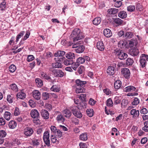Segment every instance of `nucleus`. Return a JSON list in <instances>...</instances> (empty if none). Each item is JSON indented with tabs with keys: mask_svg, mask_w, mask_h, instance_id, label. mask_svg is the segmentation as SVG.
<instances>
[{
	"mask_svg": "<svg viewBox=\"0 0 148 148\" xmlns=\"http://www.w3.org/2000/svg\"><path fill=\"white\" fill-rule=\"evenodd\" d=\"M84 37L82 33L81 32L80 30L78 28L75 29L70 36L71 40H73L74 42L81 39Z\"/></svg>",
	"mask_w": 148,
	"mask_h": 148,
	"instance_id": "f257e3e1",
	"label": "nucleus"
},
{
	"mask_svg": "<svg viewBox=\"0 0 148 148\" xmlns=\"http://www.w3.org/2000/svg\"><path fill=\"white\" fill-rule=\"evenodd\" d=\"M113 53L119 59L121 60H124L127 57V55L124 53L121 50L119 49L116 48L113 50Z\"/></svg>",
	"mask_w": 148,
	"mask_h": 148,
	"instance_id": "f03ea898",
	"label": "nucleus"
},
{
	"mask_svg": "<svg viewBox=\"0 0 148 148\" xmlns=\"http://www.w3.org/2000/svg\"><path fill=\"white\" fill-rule=\"evenodd\" d=\"M65 54V52L62 51H58L54 54L56 57L54 59L56 62H62L64 60V57L63 56Z\"/></svg>",
	"mask_w": 148,
	"mask_h": 148,
	"instance_id": "7ed1b4c3",
	"label": "nucleus"
},
{
	"mask_svg": "<svg viewBox=\"0 0 148 148\" xmlns=\"http://www.w3.org/2000/svg\"><path fill=\"white\" fill-rule=\"evenodd\" d=\"M80 108L78 107L74 106L71 108V110L73 115L76 117L80 119L82 116V114L79 110Z\"/></svg>",
	"mask_w": 148,
	"mask_h": 148,
	"instance_id": "20e7f679",
	"label": "nucleus"
},
{
	"mask_svg": "<svg viewBox=\"0 0 148 148\" xmlns=\"http://www.w3.org/2000/svg\"><path fill=\"white\" fill-rule=\"evenodd\" d=\"M78 43L73 45L72 46L73 48H75V49L76 52L78 53H82L85 49L84 46L82 45H81V42L79 41L78 42Z\"/></svg>",
	"mask_w": 148,
	"mask_h": 148,
	"instance_id": "39448f33",
	"label": "nucleus"
},
{
	"mask_svg": "<svg viewBox=\"0 0 148 148\" xmlns=\"http://www.w3.org/2000/svg\"><path fill=\"white\" fill-rule=\"evenodd\" d=\"M43 140L45 144L47 146H50V144L49 139V132L46 131L44 132L43 136Z\"/></svg>",
	"mask_w": 148,
	"mask_h": 148,
	"instance_id": "423d86ee",
	"label": "nucleus"
},
{
	"mask_svg": "<svg viewBox=\"0 0 148 148\" xmlns=\"http://www.w3.org/2000/svg\"><path fill=\"white\" fill-rule=\"evenodd\" d=\"M34 132L33 129L30 127H26L24 130L23 134L25 138L31 136Z\"/></svg>",
	"mask_w": 148,
	"mask_h": 148,
	"instance_id": "0eeeda50",
	"label": "nucleus"
},
{
	"mask_svg": "<svg viewBox=\"0 0 148 148\" xmlns=\"http://www.w3.org/2000/svg\"><path fill=\"white\" fill-rule=\"evenodd\" d=\"M30 115L31 117L34 119H36V121H39L38 119L39 117V114L38 111L36 109L32 110H31L30 112Z\"/></svg>",
	"mask_w": 148,
	"mask_h": 148,
	"instance_id": "6e6552de",
	"label": "nucleus"
},
{
	"mask_svg": "<svg viewBox=\"0 0 148 148\" xmlns=\"http://www.w3.org/2000/svg\"><path fill=\"white\" fill-rule=\"evenodd\" d=\"M122 74L123 76L126 79H128L130 77V72L128 68H124L122 69L121 71Z\"/></svg>",
	"mask_w": 148,
	"mask_h": 148,
	"instance_id": "1a4fd4ad",
	"label": "nucleus"
},
{
	"mask_svg": "<svg viewBox=\"0 0 148 148\" xmlns=\"http://www.w3.org/2000/svg\"><path fill=\"white\" fill-rule=\"evenodd\" d=\"M52 72L53 74L56 77H62L64 75L63 72L60 70L54 69Z\"/></svg>",
	"mask_w": 148,
	"mask_h": 148,
	"instance_id": "9d476101",
	"label": "nucleus"
},
{
	"mask_svg": "<svg viewBox=\"0 0 148 148\" xmlns=\"http://www.w3.org/2000/svg\"><path fill=\"white\" fill-rule=\"evenodd\" d=\"M41 115L44 119H47L49 118V114L48 111L42 109L40 112Z\"/></svg>",
	"mask_w": 148,
	"mask_h": 148,
	"instance_id": "9b49d317",
	"label": "nucleus"
},
{
	"mask_svg": "<svg viewBox=\"0 0 148 148\" xmlns=\"http://www.w3.org/2000/svg\"><path fill=\"white\" fill-rule=\"evenodd\" d=\"M32 93L33 97L36 99L38 100L40 99L41 97V94L38 90H34Z\"/></svg>",
	"mask_w": 148,
	"mask_h": 148,
	"instance_id": "f8f14e48",
	"label": "nucleus"
},
{
	"mask_svg": "<svg viewBox=\"0 0 148 148\" xmlns=\"http://www.w3.org/2000/svg\"><path fill=\"white\" fill-rule=\"evenodd\" d=\"M130 113L131 115H132V117L136 119L139 116V111L136 110L135 109H133L131 110Z\"/></svg>",
	"mask_w": 148,
	"mask_h": 148,
	"instance_id": "ddd939ff",
	"label": "nucleus"
},
{
	"mask_svg": "<svg viewBox=\"0 0 148 148\" xmlns=\"http://www.w3.org/2000/svg\"><path fill=\"white\" fill-rule=\"evenodd\" d=\"M75 83L76 85L75 86L83 87L85 86V85L86 83V82L81 81L79 79H77L76 80Z\"/></svg>",
	"mask_w": 148,
	"mask_h": 148,
	"instance_id": "4468645a",
	"label": "nucleus"
},
{
	"mask_svg": "<svg viewBox=\"0 0 148 148\" xmlns=\"http://www.w3.org/2000/svg\"><path fill=\"white\" fill-rule=\"evenodd\" d=\"M139 53L138 49L137 48L131 49L129 52L130 55L133 56H136L138 55Z\"/></svg>",
	"mask_w": 148,
	"mask_h": 148,
	"instance_id": "2eb2a0df",
	"label": "nucleus"
},
{
	"mask_svg": "<svg viewBox=\"0 0 148 148\" xmlns=\"http://www.w3.org/2000/svg\"><path fill=\"white\" fill-rule=\"evenodd\" d=\"M124 90L126 92L133 91H135L137 92L138 91V90L133 86H129L125 88Z\"/></svg>",
	"mask_w": 148,
	"mask_h": 148,
	"instance_id": "dca6fc26",
	"label": "nucleus"
},
{
	"mask_svg": "<svg viewBox=\"0 0 148 148\" xmlns=\"http://www.w3.org/2000/svg\"><path fill=\"white\" fill-rule=\"evenodd\" d=\"M97 48L99 50L103 51L104 49V45L102 41H99L97 44Z\"/></svg>",
	"mask_w": 148,
	"mask_h": 148,
	"instance_id": "f3484780",
	"label": "nucleus"
},
{
	"mask_svg": "<svg viewBox=\"0 0 148 148\" xmlns=\"http://www.w3.org/2000/svg\"><path fill=\"white\" fill-rule=\"evenodd\" d=\"M115 70L114 67L112 66H109L107 69V72L110 75H113L115 73Z\"/></svg>",
	"mask_w": 148,
	"mask_h": 148,
	"instance_id": "a211bd4d",
	"label": "nucleus"
},
{
	"mask_svg": "<svg viewBox=\"0 0 148 148\" xmlns=\"http://www.w3.org/2000/svg\"><path fill=\"white\" fill-rule=\"evenodd\" d=\"M104 35L107 37H110L112 35L111 31L108 29H104L103 32Z\"/></svg>",
	"mask_w": 148,
	"mask_h": 148,
	"instance_id": "6ab92c4d",
	"label": "nucleus"
},
{
	"mask_svg": "<svg viewBox=\"0 0 148 148\" xmlns=\"http://www.w3.org/2000/svg\"><path fill=\"white\" fill-rule=\"evenodd\" d=\"M67 58L73 60L75 58V54L72 52H69L66 55Z\"/></svg>",
	"mask_w": 148,
	"mask_h": 148,
	"instance_id": "aec40b11",
	"label": "nucleus"
},
{
	"mask_svg": "<svg viewBox=\"0 0 148 148\" xmlns=\"http://www.w3.org/2000/svg\"><path fill=\"white\" fill-rule=\"evenodd\" d=\"M101 21V18L100 17L95 18L92 21L94 25H98L99 24Z\"/></svg>",
	"mask_w": 148,
	"mask_h": 148,
	"instance_id": "412c9836",
	"label": "nucleus"
},
{
	"mask_svg": "<svg viewBox=\"0 0 148 148\" xmlns=\"http://www.w3.org/2000/svg\"><path fill=\"white\" fill-rule=\"evenodd\" d=\"M127 16V13L124 11H121L118 14V16L121 18H125Z\"/></svg>",
	"mask_w": 148,
	"mask_h": 148,
	"instance_id": "4be33fe9",
	"label": "nucleus"
},
{
	"mask_svg": "<svg viewBox=\"0 0 148 148\" xmlns=\"http://www.w3.org/2000/svg\"><path fill=\"white\" fill-rule=\"evenodd\" d=\"M8 125L11 129L14 128L17 125V123L14 121H11L9 122Z\"/></svg>",
	"mask_w": 148,
	"mask_h": 148,
	"instance_id": "5701e85b",
	"label": "nucleus"
},
{
	"mask_svg": "<svg viewBox=\"0 0 148 148\" xmlns=\"http://www.w3.org/2000/svg\"><path fill=\"white\" fill-rule=\"evenodd\" d=\"M26 97L25 94L23 92H18L16 95L17 98H19L21 99H24Z\"/></svg>",
	"mask_w": 148,
	"mask_h": 148,
	"instance_id": "b1692460",
	"label": "nucleus"
},
{
	"mask_svg": "<svg viewBox=\"0 0 148 148\" xmlns=\"http://www.w3.org/2000/svg\"><path fill=\"white\" fill-rule=\"evenodd\" d=\"M88 139V136L86 133H82L79 136V139L83 141H86Z\"/></svg>",
	"mask_w": 148,
	"mask_h": 148,
	"instance_id": "393cba45",
	"label": "nucleus"
},
{
	"mask_svg": "<svg viewBox=\"0 0 148 148\" xmlns=\"http://www.w3.org/2000/svg\"><path fill=\"white\" fill-rule=\"evenodd\" d=\"M40 141L39 139L34 138L32 140V143L33 145H38L40 144Z\"/></svg>",
	"mask_w": 148,
	"mask_h": 148,
	"instance_id": "a878e982",
	"label": "nucleus"
},
{
	"mask_svg": "<svg viewBox=\"0 0 148 148\" xmlns=\"http://www.w3.org/2000/svg\"><path fill=\"white\" fill-rule=\"evenodd\" d=\"M75 91L77 93L84 92V88L83 87L75 85Z\"/></svg>",
	"mask_w": 148,
	"mask_h": 148,
	"instance_id": "bb28decb",
	"label": "nucleus"
},
{
	"mask_svg": "<svg viewBox=\"0 0 148 148\" xmlns=\"http://www.w3.org/2000/svg\"><path fill=\"white\" fill-rule=\"evenodd\" d=\"M51 90L54 92H59L60 89L59 86L57 85H53L51 88Z\"/></svg>",
	"mask_w": 148,
	"mask_h": 148,
	"instance_id": "cd10ccee",
	"label": "nucleus"
},
{
	"mask_svg": "<svg viewBox=\"0 0 148 148\" xmlns=\"http://www.w3.org/2000/svg\"><path fill=\"white\" fill-rule=\"evenodd\" d=\"M56 120L59 123H63L65 119L62 114H60L58 115Z\"/></svg>",
	"mask_w": 148,
	"mask_h": 148,
	"instance_id": "c85d7f7f",
	"label": "nucleus"
},
{
	"mask_svg": "<svg viewBox=\"0 0 148 148\" xmlns=\"http://www.w3.org/2000/svg\"><path fill=\"white\" fill-rule=\"evenodd\" d=\"M63 112L66 115L65 116L68 118H69L71 115V113L70 110L69 109H66L63 111Z\"/></svg>",
	"mask_w": 148,
	"mask_h": 148,
	"instance_id": "c756f323",
	"label": "nucleus"
},
{
	"mask_svg": "<svg viewBox=\"0 0 148 148\" xmlns=\"http://www.w3.org/2000/svg\"><path fill=\"white\" fill-rule=\"evenodd\" d=\"M121 86V82L119 80H117L114 83V86L116 89H119Z\"/></svg>",
	"mask_w": 148,
	"mask_h": 148,
	"instance_id": "7c9ffc66",
	"label": "nucleus"
},
{
	"mask_svg": "<svg viewBox=\"0 0 148 148\" xmlns=\"http://www.w3.org/2000/svg\"><path fill=\"white\" fill-rule=\"evenodd\" d=\"M51 66L55 68H61L62 67L61 63L58 62H56V63L52 64Z\"/></svg>",
	"mask_w": 148,
	"mask_h": 148,
	"instance_id": "2f4dec72",
	"label": "nucleus"
},
{
	"mask_svg": "<svg viewBox=\"0 0 148 148\" xmlns=\"http://www.w3.org/2000/svg\"><path fill=\"white\" fill-rule=\"evenodd\" d=\"M133 36V34L130 32H126L125 34L123 36V37L125 38H132Z\"/></svg>",
	"mask_w": 148,
	"mask_h": 148,
	"instance_id": "473e14b6",
	"label": "nucleus"
},
{
	"mask_svg": "<svg viewBox=\"0 0 148 148\" xmlns=\"http://www.w3.org/2000/svg\"><path fill=\"white\" fill-rule=\"evenodd\" d=\"M118 9L115 8H111L108 10V12L110 14H113L116 13L118 12Z\"/></svg>",
	"mask_w": 148,
	"mask_h": 148,
	"instance_id": "72a5a7b5",
	"label": "nucleus"
},
{
	"mask_svg": "<svg viewBox=\"0 0 148 148\" xmlns=\"http://www.w3.org/2000/svg\"><path fill=\"white\" fill-rule=\"evenodd\" d=\"M136 10L139 11H141L144 9L142 5L140 3H138L136 4Z\"/></svg>",
	"mask_w": 148,
	"mask_h": 148,
	"instance_id": "f704fd0d",
	"label": "nucleus"
},
{
	"mask_svg": "<svg viewBox=\"0 0 148 148\" xmlns=\"http://www.w3.org/2000/svg\"><path fill=\"white\" fill-rule=\"evenodd\" d=\"M73 62L74 61L73 60H71L67 58L64 60V63L66 65H69L72 64L73 63Z\"/></svg>",
	"mask_w": 148,
	"mask_h": 148,
	"instance_id": "c9c22d12",
	"label": "nucleus"
},
{
	"mask_svg": "<svg viewBox=\"0 0 148 148\" xmlns=\"http://www.w3.org/2000/svg\"><path fill=\"white\" fill-rule=\"evenodd\" d=\"M36 85L38 87H40L43 85L42 81L39 78L36 79L35 80Z\"/></svg>",
	"mask_w": 148,
	"mask_h": 148,
	"instance_id": "e433bc0d",
	"label": "nucleus"
},
{
	"mask_svg": "<svg viewBox=\"0 0 148 148\" xmlns=\"http://www.w3.org/2000/svg\"><path fill=\"white\" fill-rule=\"evenodd\" d=\"M40 77L41 78L47 80L51 79V77L47 75L44 72H42L41 73Z\"/></svg>",
	"mask_w": 148,
	"mask_h": 148,
	"instance_id": "4c0bfd02",
	"label": "nucleus"
},
{
	"mask_svg": "<svg viewBox=\"0 0 148 148\" xmlns=\"http://www.w3.org/2000/svg\"><path fill=\"white\" fill-rule=\"evenodd\" d=\"M115 23L118 26L121 25L123 23V21L119 18H116L114 20Z\"/></svg>",
	"mask_w": 148,
	"mask_h": 148,
	"instance_id": "58836bf2",
	"label": "nucleus"
},
{
	"mask_svg": "<svg viewBox=\"0 0 148 148\" xmlns=\"http://www.w3.org/2000/svg\"><path fill=\"white\" fill-rule=\"evenodd\" d=\"M134 61L133 59L130 58H128L126 61V64L129 66L132 65L134 63Z\"/></svg>",
	"mask_w": 148,
	"mask_h": 148,
	"instance_id": "ea45409f",
	"label": "nucleus"
},
{
	"mask_svg": "<svg viewBox=\"0 0 148 148\" xmlns=\"http://www.w3.org/2000/svg\"><path fill=\"white\" fill-rule=\"evenodd\" d=\"M7 101L10 103H12L14 100V97L12 95H8L7 98Z\"/></svg>",
	"mask_w": 148,
	"mask_h": 148,
	"instance_id": "a19ab883",
	"label": "nucleus"
},
{
	"mask_svg": "<svg viewBox=\"0 0 148 148\" xmlns=\"http://www.w3.org/2000/svg\"><path fill=\"white\" fill-rule=\"evenodd\" d=\"M42 98L44 100L48 99L50 97V95L47 92H44L42 93Z\"/></svg>",
	"mask_w": 148,
	"mask_h": 148,
	"instance_id": "79ce46f5",
	"label": "nucleus"
},
{
	"mask_svg": "<svg viewBox=\"0 0 148 148\" xmlns=\"http://www.w3.org/2000/svg\"><path fill=\"white\" fill-rule=\"evenodd\" d=\"M11 117V113L8 112H6L4 114V117L6 120H9Z\"/></svg>",
	"mask_w": 148,
	"mask_h": 148,
	"instance_id": "37998d69",
	"label": "nucleus"
},
{
	"mask_svg": "<svg viewBox=\"0 0 148 148\" xmlns=\"http://www.w3.org/2000/svg\"><path fill=\"white\" fill-rule=\"evenodd\" d=\"M126 45V42L123 40H121L118 43V45L119 47L121 48L124 47Z\"/></svg>",
	"mask_w": 148,
	"mask_h": 148,
	"instance_id": "c03bdc74",
	"label": "nucleus"
},
{
	"mask_svg": "<svg viewBox=\"0 0 148 148\" xmlns=\"http://www.w3.org/2000/svg\"><path fill=\"white\" fill-rule=\"evenodd\" d=\"M16 69V66L14 64L11 65L9 68V71L11 73L14 72Z\"/></svg>",
	"mask_w": 148,
	"mask_h": 148,
	"instance_id": "a18cd8bd",
	"label": "nucleus"
},
{
	"mask_svg": "<svg viewBox=\"0 0 148 148\" xmlns=\"http://www.w3.org/2000/svg\"><path fill=\"white\" fill-rule=\"evenodd\" d=\"M10 88L15 92L17 91L18 90V88L17 86L14 84H12L10 85Z\"/></svg>",
	"mask_w": 148,
	"mask_h": 148,
	"instance_id": "49530a36",
	"label": "nucleus"
},
{
	"mask_svg": "<svg viewBox=\"0 0 148 148\" xmlns=\"http://www.w3.org/2000/svg\"><path fill=\"white\" fill-rule=\"evenodd\" d=\"M106 105L109 107H112L113 106V102L111 98L108 99L106 101Z\"/></svg>",
	"mask_w": 148,
	"mask_h": 148,
	"instance_id": "de8ad7c7",
	"label": "nucleus"
},
{
	"mask_svg": "<svg viewBox=\"0 0 148 148\" xmlns=\"http://www.w3.org/2000/svg\"><path fill=\"white\" fill-rule=\"evenodd\" d=\"M86 113L89 117H92L93 115V110L92 109H87L86 110Z\"/></svg>",
	"mask_w": 148,
	"mask_h": 148,
	"instance_id": "09e8293b",
	"label": "nucleus"
},
{
	"mask_svg": "<svg viewBox=\"0 0 148 148\" xmlns=\"http://www.w3.org/2000/svg\"><path fill=\"white\" fill-rule=\"evenodd\" d=\"M144 126L143 128V130L145 132H148V121H145L144 123Z\"/></svg>",
	"mask_w": 148,
	"mask_h": 148,
	"instance_id": "8fccbe9b",
	"label": "nucleus"
},
{
	"mask_svg": "<svg viewBox=\"0 0 148 148\" xmlns=\"http://www.w3.org/2000/svg\"><path fill=\"white\" fill-rule=\"evenodd\" d=\"M136 44V40H134L132 39L129 41V44L130 47H133Z\"/></svg>",
	"mask_w": 148,
	"mask_h": 148,
	"instance_id": "3c124183",
	"label": "nucleus"
},
{
	"mask_svg": "<svg viewBox=\"0 0 148 148\" xmlns=\"http://www.w3.org/2000/svg\"><path fill=\"white\" fill-rule=\"evenodd\" d=\"M6 2L5 1H3L1 3L0 5V10H4L6 7Z\"/></svg>",
	"mask_w": 148,
	"mask_h": 148,
	"instance_id": "603ef678",
	"label": "nucleus"
},
{
	"mask_svg": "<svg viewBox=\"0 0 148 148\" xmlns=\"http://www.w3.org/2000/svg\"><path fill=\"white\" fill-rule=\"evenodd\" d=\"M54 134H55V135L58 138H60L61 137L62 135V132L60 130L58 129Z\"/></svg>",
	"mask_w": 148,
	"mask_h": 148,
	"instance_id": "864d4df0",
	"label": "nucleus"
},
{
	"mask_svg": "<svg viewBox=\"0 0 148 148\" xmlns=\"http://www.w3.org/2000/svg\"><path fill=\"white\" fill-rule=\"evenodd\" d=\"M79 99L83 101H86V96L85 94H81L79 97Z\"/></svg>",
	"mask_w": 148,
	"mask_h": 148,
	"instance_id": "5fc2aeb1",
	"label": "nucleus"
},
{
	"mask_svg": "<svg viewBox=\"0 0 148 148\" xmlns=\"http://www.w3.org/2000/svg\"><path fill=\"white\" fill-rule=\"evenodd\" d=\"M77 63L79 64H83L84 63V57H80L77 59Z\"/></svg>",
	"mask_w": 148,
	"mask_h": 148,
	"instance_id": "6e6d98bb",
	"label": "nucleus"
},
{
	"mask_svg": "<svg viewBox=\"0 0 148 148\" xmlns=\"http://www.w3.org/2000/svg\"><path fill=\"white\" fill-rule=\"evenodd\" d=\"M135 10V7L134 5H131L127 7V10L129 12H133Z\"/></svg>",
	"mask_w": 148,
	"mask_h": 148,
	"instance_id": "4d7b16f0",
	"label": "nucleus"
},
{
	"mask_svg": "<svg viewBox=\"0 0 148 148\" xmlns=\"http://www.w3.org/2000/svg\"><path fill=\"white\" fill-rule=\"evenodd\" d=\"M84 66H80L78 69L77 71L78 72L79 74H81L84 71Z\"/></svg>",
	"mask_w": 148,
	"mask_h": 148,
	"instance_id": "13d9d810",
	"label": "nucleus"
},
{
	"mask_svg": "<svg viewBox=\"0 0 148 148\" xmlns=\"http://www.w3.org/2000/svg\"><path fill=\"white\" fill-rule=\"evenodd\" d=\"M140 59L145 60L146 62L148 61V56L144 54H143L141 55V56L140 57Z\"/></svg>",
	"mask_w": 148,
	"mask_h": 148,
	"instance_id": "bf43d9fd",
	"label": "nucleus"
},
{
	"mask_svg": "<svg viewBox=\"0 0 148 148\" xmlns=\"http://www.w3.org/2000/svg\"><path fill=\"white\" fill-rule=\"evenodd\" d=\"M140 62L141 67L142 68L144 67L146 64V61L145 60L140 59Z\"/></svg>",
	"mask_w": 148,
	"mask_h": 148,
	"instance_id": "052dcab7",
	"label": "nucleus"
},
{
	"mask_svg": "<svg viewBox=\"0 0 148 148\" xmlns=\"http://www.w3.org/2000/svg\"><path fill=\"white\" fill-rule=\"evenodd\" d=\"M139 103V100L137 98H135L133 101L132 102L133 105H138Z\"/></svg>",
	"mask_w": 148,
	"mask_h": 148,
	"instance_id": "680f3d73",
	"label": "nucleus"
},
{
	"mask_svg": "<svg viewBox=\"0 0 148 148\" xmlns=\"http://www.w3.org/2000/svg\"><path fill=\"white\" fill-rule=\"evenodd\" d=\"M6 133L4 131L0 130V137L4 138L6 136Z\"/></svg>",
	"mask_w": 148,
	"mask_h": 148,
	"instance_id": "e2e57ef3",
	"label": "nucleus"
},
{
	"mask_svg": "<svg viewBox=\"0 0 148 148\" xmlns=\"http://www.w3.org/2000/svg\"><path fill=\"white\" fill-rule=\"evenodd\" d=\"M114 6L116 8H119L122 5V3L121 2H114Z\"/></svg>",
	"mask_w": 148,
	"mask_h": 148,
	"instance_id": "0e129e2a",
	"label": "nucleus"
},
{
	"mask_svg": "<svg viewBox=\"0 0 148 148\" xmlns=\"http://www.w3.org/2000/svg\"><path fill=\"white\" fill-rule=\"evenodd\" d=\"M71 65H72L71 67L75 71L76 70V69L79 66L78 64L77 63H74V62Z\"/></svg>",
	"mask_w": 148,
	"mask_h": 148,
	"instance_id": "69168bd1",
	"label": "nucleus"
},
{
	"mask_svg": "<svg viewBox=\"0 0 148 148\" xmlns=\"http://www.w3.org/2000/svg\"><path fill=\"white\" fill-rule=\"evenodd\" d=\"M34 58L33 55H29L27 57V60L28 62H30L34 60Z\"/></svg>",
	"mask_w": 148,
	"mask_h": 148,
	"instance_id": "338daca9",
	"label": "nucleus"
},
{
	"mask_svg": "<svg viewBox=\"0 0 148 148\" xmlns=\"http://www.w3.org/2000/svg\"><path fill=\"white\" fill-rule=\"evenodd\" d=\"M29 106L32 108H34L35 106V102L32 100H30L29 101Z\"/></svg>",
	"mask_w": 148,
	"mask_h": 148,
	"instance_id": "774afa93",
	"label": "nucleus"
}]
</instances>
